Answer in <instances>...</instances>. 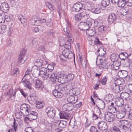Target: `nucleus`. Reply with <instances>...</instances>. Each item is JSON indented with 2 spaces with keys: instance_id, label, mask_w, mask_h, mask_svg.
Returning a JSON list of instances; mask_svg holds the SVG:
<instances>
[{
  "instance_id": "1",
  "label": "nucleus",
  "mask_w": 132,
  "mask_h": 132,
  "mask_svg": "<svg viewBox=\"0 0 132 132\" xmlns=\"http://www.w3.org/2000/svg\"><path fill=\"white\" fill-rule=\"evenodd\" d=\"M64 89L65 87L62 85H56L55 86V89L52 92L53 94L56 97L61 98L63 96L62 92Z\"/></svg>"
},
{
  "instance_id": "2",
  "label": "nucleus",
  "mask_w": 132,
  "mask_h": 132,
  "mask_svg": "<svg viewBox=\"0 0 132 132\" xmlns=\"http://www.w3.org/2000/svg\"><path fill=\"white\" fill-rule=\"evenodd\" d=\"M63 30L66 36H67L68 39L66 41L64 47L66 49H69L71 48V43H72L73 42V38L71 34L70 33L69 30L68 29L67 27L64 28Z\"/></svg>"
},
{
  "instance_id": "3",
  "label": "nucleus",
  "mask_w": 132,
  "mask_h": 132,
  "mask_svg": "<svg viewBox=\"0 0 132 132\" xmlns=\"http://www.w3.org/2000/svg\"><path fill=\"white\" fill-rule=\"evenodd\" d=\"M30 108L29 105L25 104H22L20 106V112H17L16 114H19L20 115L22 114L24 116H27L29 114Z\"/></svg>"
},
{
  "instance_id": "4",
  "label": "nucleus",
  "mask_w": 132,
  "mask_h": 132,
  "mask_svg": "<svg viewBox=\"0 0 132 132\" xmlns=\"http://www.w3.org/2000/svg\"><path fill=\"white\" fill-rule=\"evenodd\" d=\"M92 19H88L86 22H80L79 24V28L82 30H87L92 24Z\"/></svg>"
},
{
  "instance_id": "5",
  "label": "nucleus",
  "mask_w": 132,
  "mask_h": 132,
  "mask_svg": "<svg viewBox=\"0 0 132 132\" xmlns=\"http://www.w3.org/2000/svg\"><path fill=\"white\" fill-rule=\"evenodd\" d=\"M45 112L49 118L53 119L55 116L56 110L53 107L48 106L46 108Z\"/></svg>"
},
{
  "instance_id": "6",
  "label": "nucleus",
  "mask_w": 132,
  "mask_h": 132,
  "mask_svg": "<svg viewBox=\"0 0 132 132\" xmlns=\"http://www.w3.org/2000/svg\"><path fill=\"white\" fill-rule=\"evenodd\" d=\"M26 51L25 50L21 51L19 55L18 62L20 64L23 63L27 59V58L26 55Z\"/></svg>"
},
{
  "instance_id": "7",
  "label": "nucleus",
  "mask_w": 132,
  "mask_h": 132,
  "mask_svg": "<svg viewBox=\"0 0 132 132\" xmlns=\"http://www.w3.org/2000/svg\"><path fill=\"white\" fill-rule=\"evenodd\" d=\"M51 72H48L46 69L42 68L40 70L39 75L43 78L44 79H46L49 78V76H50Z\"/></svg>"
},
{
  "instance_id": "8",
  "label": "nucleus",
  "mask_w": 132,
  "mask_h": 132,
  "mask_svg": "<svg viewBox=\"0 0 132 132\" xmlns=\"http://www.w3.org/2000/svg\"><path fill=\"white\" fill-rule=\"evenodd\" d=\"M98 128L103 132H106L107 131L108 126L107 123L105 122L101 121L98 122L97 124Z\"/></svg>"
},
{
  "instance_id": "9",
  "label": "nucleus",
  "mask_w": 132,
  "mask_h": 132,
  "mask_svg": "<svg viewBox=\"0 0 132 132\" xmlns=\"http://www.w3.org/2000/svg\"><path fill=\"white\" fill-rule=\"evenodd\" d=\"M102 119L105 120L109 122H112L114 120L113 118L111 117V115L110 113L108 112H105L104 114H102Z\"/></svg>"
},
{
  "instance_id": "10",
  "label": "nucleus",
  "mask_w": 132,
  "mask_h": 132,
  "mask_svg": "<svg viewBox=\"0 0 132 132\" xmlns=\"http://www.w3.org/2000/svg\"><path fill=\"white\" fill-rule=\"evenodd\" d=\"M83 5L82 3L80 2H77L74 4L72 8L73 11L78 12L81 10L82 7Z\"/></svg>"
},
{
  "instance_id": "11",
  "label": "nucleus",
  "mask_w": 132,
  "mask_h": 132,
  "mask_svg": "<svg viewBox=\"0 0 132 132\" xmlns=\"http://www.w3.org/2000/svg\"><path fill=\"white\" fill-rule=\"evenodd\" d=\"M111 88L113 91L116 93H119L122 89L121 86L117 85L116 84H113L111 86Z\"/></svg>"
},
{
  "instance_id": "12",
  "label": "nucleus",
  "mask_w": 132,
  "mask_h": 132,
  "mask_svg": "<svg viewBox=\"0 0 132 132\" xmlns=\"http://www.w3.org/2000/svg\"><path fill=\"white\" fill-rule=\"evenodd\" d=\"M16 91L15 90H14L12 88H10L8 92H7V94L11 100H13L15 97V94Z\"/></svg>"
},
{
  "instance_id": "13",
  "label": "nucleus",
  "mask_w": 132,
  "mask_h": 132,
  "mask_svg": "<svg viewBox=\"0 0 132 132\" xmlns=\"http://www.w3.org/2000/svg\"><path fill=\"white\" fill-rule=\"evenodd\" d=\"M34 81L36 88L39 89H42L44 87L42 81L38 78L35 79Z\"/></svg>"
},
{
  "instance_id": "14",
  "label": "nucleus",
  "mask_w": 132,
  "mask_h": 132,
  "mask_svg": "<svg viewBox=\"0 0 132 132\" xmlns=\"http://www.w3.org/2000/svg\"><path fill=\"white\" fill-rule=\"evenodd\" d=\"M62 54L64 55L67 58L69 59L72 58L74 55L72 53L69 49H65L63 50L62 52Z\"/></svg>"
},
{
  "instance_id": "15",
  "label": "nucleus",
  "mask_w": 132,
  "mask_h": 132,
  "mask_svg": "<svg viewBox=\"0 0 132 132\" xmlns=\"http://www.w3.org/2000/svg\"><path fill=\"white\" fill-rule=\"evenodd\" d=\"M123 125L121 130L123 131V132H126L129 128L130 129L131 124H130L129 121L126 120H123Z\"/></svg>"
},
{
  "instance_id": "16",
  "label": "nucleus",
  "mask_w": 132,
  "mask_h": 132,
  "mask_svg": "<svg viewBox=\"0 0 132 132\" xmlns=\"http://www.w3.org/2000/svg\"><path fill=\"white\" fill-rule=\"evenodd\" d=\"M29 117H25V119H27L28 120H35L38 117L37 113L35 112L32 111L30 114L29 113Z\"/></svg>"
},
{
  "instance_id": "17",
  "label": "nucleus",
  "mask_w": 132,
  "mask_h": 132,
  "mask_svg": "<svg viewBox=\"0 0 132 132\" xmlns=\"http://www.w3.org/2000/svg\"><path fill=\"white\" fill-rule=\"evenodd\" d=\"M87 35L89 36H92L94 35L96 32V29L94 27H89L86 31Z\"/></svg>"
},
{
  "instance_id": "18",
  "label": "nucleus",
  "mask_w": 132,
  "mask_h": 132,
  "mask_svg": "<svg viewBox=\"0 0 132 132\" xmlns=\"http://www.w3.org/2000/svg\"><path fill=\"white\" fill-rule=\"evenodd\" d=\"M40 70L38 68L33 67L31 68V73L35 77H37L39 75Z\"/></svg>"
},
{
  "instance_id": "19",
  "label": "nucleus",
  "mask_w": 132,
  "mask_h": 132,
  "mask_svg": "<svg viewBox=\"0 0 132 132\" xmlns=\"http://www.w3.org/2000/svg\"><path fill=\"white\" fill-rule=\"evenodd\" d=\"M50 76H49V78L51 79V81L53 82V84L56 83L57 81V77L56 74H55L52 72L50 74Z\"/></svg>"
},
{
  "instance_id": "20",
  "label": "nucleus",
  "mask_w": 132,
  "mask_h": 132,
  "mask_svg": "<svg viewBox=\"0 0 132 132\" xmlns=\"http://www.w3.org/2000/svg\"><path fill=\"white\" fill-rule=\"evenodd\" d=\"M57 81L62 83H66L65 75L63 73H61L59 75L57 78Z\"/></svg>"
},
{
  "instance_id": "21",
  "label": "nucleus",
  "mask_w": 132,
  "mask_h": 132,
  "mask_svg": "<svg viewBox=\"0 0 132 132\" xmlns=\"http://www.w3.org/2000/svg\"><path fill=\"white\" fill-rule=\"evenodd\" d=\"M98 53V56L96 59V60L98 61V57L100 56L103 57L105 54V51L104 50V48L102 47H101L98 49L97 51V53Z\"/></svg>"
},
{
  "instance_id": "22",
  "label": "nucleus",
  "mask_w": 132,
  "mask_h": 132,
  "mask_svg": "<svg viewBox=\"0 0 132 132\" xmlns=\"http://www.w3.org/2000/svg\"><path fill=\"white\" fill-rule=\"evenodd\" d=\"M78 100V98L77 96H70L68 97L67 101L68 102L74 104L77 102Z\"/></svg>"
},
{
  "instance_id": "23",
  "label": "nucleus",
  "mask_w": 132,
  "mask_h": 132,
  "mask_svg": "<svg viewBox=\"0 0 132 132\" xmlns=\"http://www.w3.org/2000/svg\"><path fill=\"white\" fill-rule=\"evenodd\" d=\"M1 10L3 12H6L7 11L9 10V6L8 4L6 3H3L1 4Z\"/></svg>"
},
{
  "instance_id": "24",
  "label": "nucleus",
  "mask_w": 132,
  "mask_h": 132,
  "mask_svg": "<svg viewBox=\"0 0 132 132\" xmlns=\"http://www.w3.org/2000/svg\"><path fill=\"white\" fill-rule=\"evenodd\" d=\"M100 62L99 64H97V61L96 60V63L97 65H98L99 68L100 69H102L106 67V63L105 62L103 61L102 59H99Z\"/></svg>"
},
{
  "instance_id": "25",
  "label": "nucleus",
  "mask_w": 132,
  "mask_h": 132,
  "mask_svg": "<svg viewBox=\"0 0 132 132\" xmlns=\"http://www.w3.org/2000/svg\"><path fill=\"white\" fill-rule=\"evenodd\" d=\"M98 99L99 100L97 102L96 105L99 109H103L105 107V103L103 100Z\"/></svg>"
},
{
  "instance_id": "26",
  "label": "nucleus",
  "mask_w": 132,
  "mask_h": 132,
  "mask_svg": "<svg viewBox=\"0 0 132 132\" xmlns=\"http://www.w3.org/2000/svg\"><path fill=\"white\" fill-rule=\"evenodd\" d=\"M117 19L116 15L114 13H112L109 15L108 17V21L110 24L113 22Z\"/></svg>"
},
{
  "instance_id": "27",
  "label": "nucleus",
  "mask_w": 132,
  "mask_h": 132,
  "mask_svg": "<svg viewBox=\"0 0 132 132\" xmlns=\"http://www.w3.org/2000/svg\"><path fill=\"white\" fill-rule=\"evenodd\" d=\"M19 70L18 68L14 67H11V76L16 77L17 75L19 74Z\"/></svg>"
},
{
  "instance_id": "28",
  "label": "nucleus",
  "mask_w": 132,
  "mask_h": 132,
  "mask_svg": "<svg viewBox=\"0 0 132 132\" xmlns=\"http://www.w3.org/2000/svg\"><path fill=\"white\" fill-rule=\"evenodd\" d=\"M84 7L85 10H90L91 11L92 9L94 8V6L93 4L87 2L84 4Z\"/></svg>"
},
{
  "instance_id": "29",
  "label": "nucleus",
  "mask_w": 132,
  "mask_h": 132,
  "mask_svg": "<svg viewBox=\"0 0 132 132\" xmlns=\"http://www.w3.org/2000/svg\"><path fill=\"white\" fill-rule=\"evenodd\" d=\"M36 97L34 95L28 96L27 99L28 102L30 104H32L35 102L36 99Z\"/></svg>"
},
{
  "instance_id": "30",
  "label": "nucleus",
  "mask_w": 132,
  "mask_h": 132,
  "mask_svg": "<svg viewBox=\"0 0 132 132\" xmlns=\"http://www.w3.org/2000/svg\"><path fill=\"white\" fill-rule=\"evenodd\" d=\"M125 114V112L120 111H118L116 113V115L117 118L118 119H121L124 117Z\"/></svg>"
},
{
  "instance_id": "31",
  "label": "nucleus",
  "mask_w": 132,
  "mask_h": 132,
  "mask_svg": "<svg viewBox=\"0 0 132 132\" xmlns=\"http://www.w3.org/2000/svg\"><path fill=\"white\" fill-rule=\"evenodd\" d=\"M118 74L121 78H125L128 75L127 72L124 70H121L119 71Z\"/></svg>"
},
{
  "instance_id": "32",
  "label": "nucleus",
  "mask_w": 132,
  "mask_h": 132,
  "mask_svg": "<svg viewBox=\"0 0 132 132\" xmlns=\"http://www.w3.org/2000/svg\"><path fill=\"white\" fill-rule=\"evenodd\" d=\"M128 55L126 52L121 53L119 54V57L122 60L127 59Z\"/></svg>"
},
{
  "instance_id": "33",
  "label": "nucleus",
  "mask_w": 132,
  "mask_h": 132,
  "mask_svg": "<svg viewBox=\"0 0 132 132\" xmlns=\"http://www.w3.org/2000/svg\"><path fill=\"white\" fill-rule=\"evenodd\" d=\"M59 115L61 119L63 118L67 119L70 117V116L64 111H62L60 112L59 113Z\"/></svg>"
},
{
  "instance_id": "34",
  "label": "nucleus",
  "mask_w": 132,
  "mask_h": 132,
  "mask_svg": "<svg viewBox=\"0 0 132 132\" xmlns=\"http://www.w3.org/2000/svg\"><path fill=\"white\" fill-rule=\"evenodd\" d=\"M22 82L24 86L27 88L29 89H31V84L30 83L29 81L27 80H22Z\"/></svg>"
},
{
  "instance_id": "35",
  "label": "nucleus",
  "mask_w": 132,
  "mask_h": 132,
  "mask_svg": "<svg viewBox=\"0 0 132 132\" xmlns=\"http://www.w3.org/2000/svg\"><path fill=\"white\" fill-rule=\"evenodd\" d=\"M130 95L129 93L126 92H122L121 94V95L122 96V97L126 100H128L130 99Z\"/></svg>"
},
{
  "instance_id": "36",
  "label": "nucleus",
  "mask_w": 132,
  "mask_h": 132,
  "mask_svg": "<svg viewBox=\"0 0 132 132\" xmlns=\"http://www.w3.org/2000/svg\"><path fill=\"white\" fill-rule=\"evenodd\" d=\"M59 122V126L62 128H65L67 124V122L66 121L60 120L58 121Z\"/></svg>"
},
{
  "instance_id": "37",
  "label": "nucleus",
  "mask_w": 132,
  "mask_h": 132,
  "mask_svg": "<svg viewBox=\"0 0 132 132\" xmlns=\"http://www.w3.org/2000/svg\"><path fill=\"white\" fill-rule=\"evenodd\" d=\"M130 11H129L128 9L127 8L125 9L122 8L120 10V13L123 15H125L127 14L128 16V14Z\"/></svg>"
},
{
  "instance_id": "38",
  "label": "nucleus",
  "mask_w": 132,
  "mask_h": 132,
  "mask_svg": "<svg viewBox=\"0 0 132 132\" xmlns=\"http://www.w3.org/2000/svg\"><path fill=\"white\" fill-rule=\"evenodd\" d=\"M34 64L37 67L41 66L43 64L42 60L40 59H38L35 61Z\"/></svg>"
},
{
  "instance_id": "39",
  "label": "nucleus",
  "mask_w": 132,
  "mask_h": 132,
  "mask_svg": "<svg viewBox=\"0 0 132 132\" xmlns=\"http://www.w3.org/2000/svg\"><path fill=\"white\" fill-rule=\"evenodd\" d=\"M102 8H105L110 4V1L109 0H102L101 2Z\"/></svg>"
},
{
  "instance_id": "40",
  "label": "nucleus",
  "mask_w": 132,
  "mask_h": 132,
  "mask_svg": "<svg viewBox=\"0 0 132 132\" xmlns=\"http://www.w3.org/2000/svg\"><path fill=\"white\" fill-rule=\"evenodd\" d=\"M117 106H121L124 104L123 100L122 98L118 99L115 102Z\"/></svg>"
},
{
  "instance_id": "41",
  "label": "nucleus",
  "mask_w": 132,
  "mask_h": 132,
  "mask_svg": "<svg viewBox=\"0 0 132 132\" xmlns=\"http://www.w3.org/2000/svg\"><path fill=\"white\" fill-rule=\"evenodd\" d=\"M74 77V75L73 74H69L67 76H65V79L66 82L72 80Z\"/></svg>"
},
{
  "instance_id": "42",
  "label": "nucleus",
  "mask_w": 132,
  "mask_h": 132,
  "mask_svg": "<svg viewBox=\"0 0 132 132\" xmlns=\"http://www.w3.org/2000/svg\"><path fill=\"white\" fill-rule=\"evenodd\" d=\"M35 19H36V18H33L32 19L31 21L32 23H38L40 22L41 23H43L45 22L46 21V19H44L40 20H35Z\"/></svg>"
},
{
  "instance_id": "43",
  "label": "nucleus",
  "mask_w": 132,
  "mask_h": 132,
  "mask_svg": "<svg viewBox=\"0 0 132 132\" xmlns=\"http://www.w3.org/2000/svg\"><path fill=\"white\" fill-rule=\"evenodd\" d=\"M126 0H119L117 4L118 6L120 7H123L126 4Z\"/></svg>"
},
{
  "instance_id": "44",
  "label": "nucleus",
  "mask_w": 132,
  "mask_h": 132,
  "mask_svg": "<svg viewBox=\"0 0 132 132\" xmlns=\"http://www.w3.org/2000/svg\"><path fill=\"white\" fill-rule=\"evenodd\" d=\"M13 126V128L9 130L8 132H15L16 130V128H17V125L16 123L15 119L14 120Z\"/></svg>"
},
{
  "instance_id": "45",
  "label": "nucleus",
  "mask_w": 132,
  "mask_h": 132,
  "mask_svg": "<svg viewBox=\"0 0 132 132\" xmlns=\"http://www.w3.org/2000/svg\"><path fill=\"white\" fill-rule=\"evenodd\" d=\"M64 106L66 107L67 111H71L73 109V105L71 104H67L65 105Z\"/></svg>"
},
{
  "instance_id": "46",
  "label": "nucleus",
  "mask_w": 132,
  "mask_h": 132,
  "mask_svg": "<svg viewBox=\"0 0 132 132\" xmlns=\"http://www.w3.org/2000/svg\"><path fill=\"white\" fill-rule=\"evenodd\" d=\"M45 4L47 7H48L51 11H53L55 9V7L54 6L48 2H46Z\"/></svg>"
},
{
  "instance_id": "47",
  "label": "nucleus",
  "mask_w": 132,
  "mask_h": 132,
  "mask_svg": "<svg viewBox=\"0 0 132 132\" xmlns=\"http://www.w3.org/2000/svg\"><path fill=\"white\" fill-rule=\"evenodd\" d=\"M128 59L125 60H122V66L124 67L127 68L129 65V61H128Z\"/></svg>"
},
{
  "instance_id": "48",
  "label": "nucleus",
  "mask_w": 132,
  "mask_h": 132,
  "mask_svg": "<svg viewBox=\"0 0 132 132\" xmlns=\"http://www.w3.org/2000/svg\"><path fill=\"white\" fill-rule=\"evenodd\" d=\"M44 105V104L43 102L38 101L36 102V107L38 109H41L43 107Z\"/></svg>"
},
{
  "instance_id": "49",
  "label": "nucleus",
  "mask_w": 132,
  "mask_h": 132,
  "mask_svg": "<svg viewBox=\"0 0 132 132\" xmlns=\"http://www.w3.org/2000/svg\"><path fill=\"white\" fill-rule=\"evenodd\" d=\"M98 30L100 32H103L106 30H107L106 27L104 25L100 26L98 28Z\"/></svg>"
},
{
  "instance_id": "50",
  "label": "nucleus",
  "mask_w": 132,
  "mask_h": 132,
  "mask_svg": "<svg viewBox=\"0 0 132 132\" xmlns=\"http://www.w3.org/2000/svg\"><path fill=\"white\" fill-rule=\"evenodd\" d=\"M18 19L22 23H24L26 20V17L24 16H23L22 15L20 16L19 17Z\"/></svg>"
},
{
  "instance_id": "51",
  "label": "nucleus",
  "mask_w": 132,
  "mask_h": 132,
  "mask_svg": "<svg viewBox=\"0 0 132 132\" xmlns=\"http://www.w3.org/2000/svg\"><path fill=\"white\" fill-rule=\"evenodd\" d=\"M120 63L118 61L115 62L113 63V69L117 70V69H118L119 67L120 66Z\"/></svg>"
},
{
  "instance_id": "52",
  "label": "nucleus",
  "mask_w": 132,
  "mask_h": 132,
  "mask_svg": "<svg viewBox=\"0 0 132 132\" xmlns=\"http://www.w3.org/2000/svg\"><path fill=\"white\" fill-rule=\"evenodd\" d=\"M55 65V64H49L47 67V68L48 69V72H51L54 69V65Z\"/></svg>"
},
{
  "instance_id": "53",
  "label": "nucleus",
  "mask_w": 132,
  "mask_h": 132,
  "mask_svg": "<svg viewBox=\"0 0 132 132\" xmlns=\"http://www.w3.org/2000/svg\"><path fill=\"white\" fill-rule=\"evenodd\" d=\"M101 11V9L98 8H94L93 9L91 12L95 14H98L100 13Z\"/></svg>"
},
{
  "instance_id": "54",
  "label": "nucleus",
  "mask_w": 132,
  "mask_h": 132,
  "mask_svg": "<svg viewBox=\"0 0 132 132\" xmlns=\"http://www.w3.org/2000/svg\"><path fill=\"white\" fill-rule=\"evenodd\" d=\"M108 77L107 76H105L101 79V83L103 85H105L107 81Z\"/></svg>"
},
{
  "instance_id": "55",
  "label": "nucleus",
  "mask_w": 132,
  "mask_h": 132,
  "mask_svg": "<svg viewBox=\"0 0 132 132\" xmlns=\"http://www.w3.org/2000/svg\"><path fill=\"white\" fill-rule=\"evenodd\" d=\"M5 14L3 13L0 14V23H3L4 22Z\"/></svg>"
},
{
  "instance_id": "56",
  "label": "nucleus",
  "mask_w": 132,
  "mask_h": 132,
  "mask_svg": "<svg viewBox=\"0 0 132 132\" xmlns=\"http://www.w3.org/2000/svg\"><path fill=\"white\" fill-rule=\"evenodd\" d=\"M102 22L101 20H98L94 21V26L95 27L100 26V23Z\"/></svg>"
},
{
  "instance_id": "57",
  "label": "nucleus",
  "mask_w": 132,
  "mask_h": 132,
  "mask_svg": "<svg viewBox=\"0 0 132 132\" xmlns=\"http://www.w3.org/2000/svg\"><path fill=\"white\" fill-rule=\"evenodd\" d=\"M122 81H121V79H120L116 78L115 79L114 81L115 83L114 84H116L117 85L119 86V85H121L122 84Z\"/></svg>"
},
{
  "instance_id": "58",
  "label": "nucleus",
  "mask_w": 132,
  "mask_h": 132,
  "mask_svg": "<svg viewBox=\"0 0 132 132\" xmlns=\"http://www.w3.org/2000/svg\"><path fill=\"white\" fill-rule=\"evenodd\" d=\"M12 15H5L4 21H5L7 22H9L11 20L10 17Z\"/></svg>"
},
{
  "instance_id": "59",
  "label": "nucleus",
  "mask_w": 132,
  "mask_h": 132,
  "mask_svg": "<svg viewBox=\"0 0 132 132\" xmlns=\"http://www.w3.org/2000/svg\"><path fill=\"white\" fill-rule=\"evenodd\" d=\"M82 18V17L81 16V15L79 14H77L75 16V19L77 21H79Z\"/></svg>"
},
{
  "instance_id": "60",
  "label": "nucleus",
  "mask_w": 132,
  "mask_h": 132,
  "mask_svg": "<svg viewBox=\"0 0 132 132\" xmlns=\"http://www.w3.org/2000/svg\"><path fill=\"white\" fill-rule=\"evenodd\" d=\"M90 132H99L96 127L94 126H92L90 129Z\"/></svg>"
},
{
  "instance_id": "61",
  "label": "nucleus",
  "mask_w": 132,
  "mask_h": 132,
  "mask_svg": "<svg viewBox=\"0 0 132 132\" xmlns=\"http://www.w3.org/2000/svg\"><path fill=\"white\" fill-rule=\"evenodd\" d=\"M25 132H34L32 128L30 127L26 128L24 130Z\"/></svg>"
},
{
  "instance_id": "62",
  "label": "nucleus",
  "mask_w": 132,
  "mask_h": 132,
  "mask_svg": "<svg viewBox=\"0 0 132 132\" xmlns=\"http://www.w3.org/2000/svg\"><path fill=\"white\" fill-rule=\"evenodd\" d=\"M59 57L60 58L62 61H66V59L67 58L65 57L64 55H63V54H61L60 55Z\"/></svg>"
},
{
  "instance_id": "63",
  "label": "nucleus",
  "mask_w": 132,
  "mask_h": 132,
  "mask_svg": "<svg viewBox=\"0 0 132 132\" xmlns=\"http://www.w3.org/2000/svg\"><path fill=\"white\" fill-rule=\"evenodd\" d=\"M126 4L129 6H132V0H126Z\"/></svg>"
},
{
  "instance_id": "64",
  "label": "nucleus",
  "mask_w": 132,
  "mask_h": 132,
  "mask_svg": "<svg viewBox=\"0 0 132 132\" xmlns=\"http://www.w3.org/2000/svg\"><path fill=\"white\" fill-rule=\"evenodd\" d=\"M113 98V96L112 94H109L108 95V100L109 102H111Z\"/></svg>"
}]
</instances>
